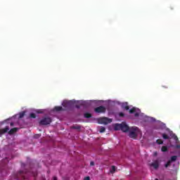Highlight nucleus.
<instances>
[{"instance_id":"nucleus-1","label":"nucleus","mask_w":180,"mask_h":180,"mask_svg":"<svg viewBox=\"0 0 180 180\" xmlns=\"http://www.w3.org/2000/svg\"><path fill=\"white\" fill-rule=\"evenodd\" d=\"M114 129L115 130H122L124 133H127L130 130V127L124 122L121 124H115Z\"/></svg>"},{"instance_id":"nucleus-2","label":"nucleus","mask_w":180,"mask_h":180,"mask_svg":"<svg viewBox=\"0 0 180 180\" xmlns=\"http://www.w3.org/2000/svg\"><path fill=\"white\" fill-rule=\"evenodd\" d=\"M129 131V137L131 139H136V137H137V136L139 135V133L140 132V129L136 127H133L130 128Z\"/></svg>"},{"instance_id":"nucleus-3","label":"nucleus","mask_w":180,"mask_h":180,"mask_svg":"<svg viewBox=\"0 0 180 180\" xmlns=\"http://www.w3.org/2000/svg\"><path fill=\"white\" fill-rule=\"evenodd\" d=\"M98 123L99 124H109V123H112V119H109L106 117H103L98 118Z\"/></svg>"},{"instance_id":"nucleus-4","label":"nucleus","mask_w":180,"mask_h":180,"mask_svg":"<svg viewBox=\"0 0 180 180\" xmlns=\"http://www.w3.org/2000/svg\"><path fill=\"white\" fill-rule=\"evenodd\" d=\"M53 120L49 117H46L41 119V120L39 121V124L41 126H47V124H50Z\"/></svg>"},{"instance_id":"nucleus-5","label":"nucleus","mask_w":180,"mask_h":180,"mask_svg":"<svg viewBox=\"0 0 180 180\" xmlns=\"http://www.w3.org/2000/svg\"><path fill=\"white\" fill-rule=\"evenodd\" d=\"M26 175H27V173L23 171H20L17 172L15 175V179H18V180L27 179V177H26Z\"/></svg>"},{"instance_id":"nucleus-6","label":"nucleus","mask_w":180,"mask_h":180,"mask_svg":"<svg viewBox=\"0 0 180 180\" xmlns=\"http://www.w3.org/2000/svg\"><path fill=\"white\" fill-rule=\"evenodd\" d=\"M129 113L131 115H133V113H134L135 117H139V116H140V113H141V111L140 110V109L136 107H133L131 110H129Z\"/></svg>"},{"instance_id":"nucleus-7","label":"nucleus","mask_w":180,"mask_h":180,"mask_svg":"<svg viewBox=\"0 0 180 180\" xmlns=\"http://www.w3.org/2000/svg\"><path fill=\"white\" fill-rule=\"evenodd\" d=\"M161 165V160L159 159L155 160L150 164V167H152V168H154L155 169H158L160 168V165Z\"/></svg>"},{"instance_id":"nucleus-8","label":"nucleus","mask_w":180,"mask_h":180,"mask_svg":"<svg viewBox=\"0 0 180 180\" xmlns=\"http://www.w3.org/2000/svg\"><path fill=\"white\" fill-rule=\"evenodd\" d=\"M94 112H96V113H106V108H105V106H99L97 107L94 109Z\"/></svg>"},{"instance_id":"nucleus-9","label":"nucleus","mask_w":180,"mask_h":180,"mask_svg":"<svg viewBox=\"0 0 180 180\" xmlns=\"http://www.w3.org/2000/svg\"><path fill=\"white\" fill-rule=\"evenodd\" d=\"M62 105L63 106V108L70 109V108L72 106V101L65 100L63 102Z\"/></svg>"},{"instance_id":"nucleus-10","label":"nucleus","mask_w":180,"mask_h":180,"mask_svg":"<svg viewBox=\"0 0 180 180\" xmlns=\"http://www.w3.org/2000/svg\"><path fill=\"white\" fill-rule=\"evenodd\" d=\"M9 126H6V127L0 129V134L1 136L5 134V133H8L9 131Z\"/></svg>"},{"instance_id":"nucleus-11","label":"nucleus","mask_w":180,"mask_h":180,"mask_svg":"<svg viewBox=\"0 0 180 180\" xmlns=\"http://www.w3.org/2000/svg\"><path fill=\"white\" fill-rule=\"evenodd\" d=\"M18 128H12L11 129H10L8 131V134H10V136H11L12 134H15V133H16V131H18Z\"/></svg>"},{"instance_id":"nucleus-12","label":"nucleus","mask_w":180,"mask_h":180,"mask_svg":"<svg viewBox=\"0 0 180 180\" xmlns=\"http://www.w3.org/2000/svg\"><path fill=\"white\" fill-rule=\"evenodd\" d=\"M54 110H56V112H60V110H63V109L62 106H55Z\"/></svg>"},{"instance_id":"nucleus-13","label":"nucleus","mask_w":180,"mask_h":180,"mask_svg":"<svg viewBox=\"0 0 180 180\" xmlns=\"http://www.w3.org/2000/svg\"><path fill=\"white\" fill-rule=\"evenodd\" d=\"M84 117L86 119H90V117H92V114H91L89 112H86V113H84Z\"/></svg>"},{"instance_id":"nucleus-14","label":"nucleus","mask_w":180,"mask_h":180,"mask_svg":"<svg viewBox=\"0 0 180 180\" xmlns=\"http://www.w3.org/2000/svg\"><path fill=\"white\" fill-rule=\"evenodd\" d=\"M71 129H74L75 130H81V126L74 125L71 127Z\"/></svg>"},{"instance_id":"nucleus-15","label":"nucleus","mask_w":180,"mask_h":180,"mask_svg":"<svg viewBox=\"0 0 180 180\" xmlns=\"http://www.w3.org/2000/svg\"><path fill=\"white\" fill-rule=\"evenodd\" d=\"M161 151L162 153H167V151H168V147L165 146H162Z\"/></svg>"},{"instance_id":"nucleus-16","label":"nucleus","mask_w":180,"mask_h":180,"mask_svg":"<svg viewBox=\"0 0 180 180\" xmlns=\"http://www.w3.org/2000/svg\"><path fill=\"white\" fill-rule=\"evenodd\" d=\"M110 172H111V174H115V172H116V167L115 166H112Z\"/></svg>"},{"instance_id":"nucleus-17","label":"nucleus","mask_w":180,"mask_h":180,"mask_svg":"<svg viewBox=\"0 0 180 180\" xmlns=\"http://www.w3.org/2000/svg\"><path fill=\"white\" fill-rule=\"evenodd\" d=\"M105 130H106V128H105L104 127H101L99 131L100 133H105Z\"/></svg>"},{"instance_id":"nucleus-18","label":"nucleus","mask_w":180,"mask_h":180,"mask_svg":"<svg viewBox=\"0 0 180 180\" xmlns=\"http://www.w3.org/2000/svg\"><path fill=\"white\" fill-rule=\"evenodd\" d=\"M162 136L163 137V139L165 140H168L169 139V136L168 135H167V134H162Z\"/></svg>"},{"instance_id":"nucleus-19","label":"nucleus","mask_w":180,"mask_h":180,"mask_svg":"<svg viewBox=\"0 0 180 180\" xmlns=\"http://www.w3.org/2000/svg\"><path fill=\"white\" fill-rule=\"evenodd\" d=\"M171 165V160H168L167 162L165 165V168H168Z\"/></svg>"},{"instance_id":"nucleus-20","label":"nucleus","mask_w":180,"mask_h":180,"mask_svg":"<svg viewBox=\"0 0 180 180\" xmlns=\"http://www.w3.org/2000/svg\"><path fill=\"white\" fill-rule=\"evenodd\" d=\"M25 113L26 112L25 111L20 112V115H19L20 119H22V117H23L25 116Z\"/></svg>"},{"instance_id":"nucleus-21","label":"nucleus","mask_w":180,"mask_h":180,"mask_svg":"<svg viewBox=\"0 0 180 180\" xmlns=\"http://www.w3.org/2000/svg\"><path fill=\"white\" fill-rule=\"evenodd\" d=\"M156 143H157L158 144H164V141H162V140H161V139H158V140L156 141Z\"/></svg>"},{"instance_id":"nucleus-22","label":"nucleus","mask_w":180,"mask_h":180,"mask_svg":"<svg viewBox=\"0 0 180 180\" xmlns=\"http://www.w3.org/2000/svg\"><path fill=\"white\" fill-rule=\"evenodd\" d=\"M30 117H31L32 119H36V114L32 112V113L30 115Z\"/></svg>"},{"instance_id":"nucleus-23","label":"nucleus","mask_w":180,"mask_h":180,"mask_svg":"<svg viewBox=\"0 0 180 180\" xmlns=\"http://www.w3.org/2000/svg\"><path fill=\"white\" fill-rule=\"evenodd\" d=\"M176 158H178V157H176V155H174V156H172L171 157V162H172V161H175L176 160Z\"/></svg>"},{"instance_id":"nucleus-24","label":"nucleus","mask_w":180,"mask_h":180,"mask_svg":"<svg viewBox=\"0 0 180 180\" xmlns=\"http://www.w3.org/2000/svg\"><path fill=\"white\" fill-rule=\"evenodd\" d=\"M172 138L176 141H178V136L175 135V134H173Z\"/></svg>"},{"instance_id":"nucleus-25","label":"nucleus","mask_w":180,"mask_h":180,"mask_svg":"<svg viewBox=\"0 0 180 180\" xmlns=\"http://www.w3.org/2000/svg\"><path fill=\"white\" fill-rule=\"evenodd\" d=\"M119 116H120V117H124V113H123V112H120V113H119Z\"/></svg>"},{"instance_id":"nucleus-26","label":"nucleus","mask_w":180,"mask_h":180,"mask_svg":"<svg viewBox=\"0 0 180 180\" xmlns=\"http://www.w3.org/2000/svg\"><path fill=\"white\" fill-rule=\"evenodd\" d=\"M124 109H125V110H129V109H130V107L129 105H125L124 107Z\"/></svg>"},{"instance_id":"nucleus-27","label":"nucleus","mask_w":180,"mask_h":180,"mask_svg":"<svg viewBox=\"0 0 180 180\" xmlns=\"http://www.w3.org/2000/svg\"><path fill=\"white\" fill-rule=\"evenodd\" d=\"M91 167H94L95 165V162L94 161L90 162Z\"/></svg>"},{"instance_id":"nucleus-28","label":"nucleus","mask_w":180,"mask_h":180,"mask_svg":"<svg viewBox=\"0 0 180 180\" xmlns=\"http://www.w3.org/2000/svg\"><path fill=\"white\" fill-rule=\"evenodd\" d=\"M84 180H91V177L86 176V177H84Z\"/></svg>"},{"instance_id":"nucleus-29","label":"nucleus","mask_w":180,"mask_h":180,"mask_svg":"<svg viewBox=\"0 0 180 180\" xmlns=\"http://www.w3.org/2000/svg\"><path fill=\"white\" fill-rule=\"evenodd\" d=\"M153 155L154 157H157V155H158V153L157 152H154Z\"/></svg>"},{"instance_id":"nucleus-30","label":"nucleus","mask_w":180,"mask_h":180,"mask_svg":"<svg viewBox=\"0 0 180 180\" xmlns=\"http://www.w3.org/2000/svg\"><path fill=\"white\" fill-rule=\"evenodd\" d=\"M37 113H43V111H41V110H39L37 111Z\"/></svg>"},{"instance_id":"nucleus-31","label":"nucleus","mask_w":180,"mask_h":180,"mask_svg":"<svg viewBox=\"0 0 180 180\" xmlns=\"http://www.w3.org/2000/svg\"><path fill=\"white\" fill-rule=\"evenodd\" d=\"M34 137H35V139H39V137H40V135H39V134H37V135H36Z\"/></svg>"},{"instance_id":"nucleus-32","label":"nucleus","mask_w":180,"mask_h":180,"mask_svg":"<svg viewBox=\"0 0 180 180\" xmlns=\"http://www.w3.org/2000/svg\"><path fill=\"white\" fill-rule=\"evenodd\" d=\"M14 124H14L13 122H11V123H10V126H11V127H13Z\"/></svg>"},{"instance_id":"nucleus-33","label":"nucleus","mask_w":180,"mask_h":180,"mask_svg":"<svg viewBox=\"0 0 180 180\" xmlns=\"http://www.w3.org/2000/svg\"><path fill=\"white\" fill-rule=\"evenodd\" d=\"M176 148H180V145H176Z\"/></svg>"},{"instance_id":"nucleus-34","label":"nucleus","mask_w":180,"mask_h":180,"mask_svg":"<svg viewBox=\"0 0 180 180\" xmlns=\"http://www.w3.org/2000/svg\"><path fill=\"white\" fill-rule=\"evenodd\" d=\"M53 180H57V176H53Z\"/></svg>"},{"instance_id":"nucleus-35","label":"nucleus","mask_w":180,"mask_h":180,"mask_svg":"<svg viewBox=\"0 0 180 180\" xmlns=\"http://www.w3.org/2000/svg\"><path fill=\"white\" fill-rule=\"evenodd\" d=\"M76 108H77V109H79V105H76Z\"/></svg>"},{"instance_id":"nucleus-36","label":"nucleus","mask_w":180,"mask_h":180,"mask_svg":"<svg viewBox=\"0 0 180 180\" xmlns=\"http://www.w3.org/2000/svg\"><path fill=\"white\" fill-rule=\"evenodd\" d=\"M6 122V121H4V123H5Z\"/></svg>"}]
</instances>
